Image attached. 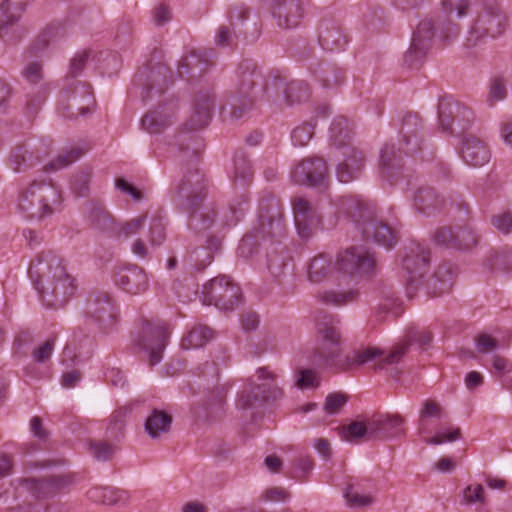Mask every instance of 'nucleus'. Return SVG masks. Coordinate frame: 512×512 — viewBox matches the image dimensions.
<instances>
[{
    "label": "nucleus",
    "mask_w": 512,
    "mask_h": 512,
    "mask_svg": "<svg viewBox=\"0 0 512 512\" xmlns=\"http://www.w3.org/2000/svg\"><path fill=\"white\" fill-rule=\"evenodd\" d=\"M207 195V183L198 169L189 170L178 185L174 201L178 208L188 214V225L195 232H204L212 226L219 228L236 225L244 214L246 196L219 212L214 205L200 208Z\"/></svg>",
    "instance_id": "f257e3e1"
},
{
    "label": "nucleus",
    "mask_w": 512,
    "mask_h": 512,
    "mask_svg": "<svg viewBox=\"0 0 512 512\" xmlns=\"http://www.w3.org/2000/svg\"><path fill=\"white\" fill-rule=\"evenodd\" d=\"M29 275L48 307L63 306L76 290L75 280L66 271L63 259L52 251L42 252L31 262Z\"/></svg>",
    "instance_id": "f03ea898"
},
{
    "label": "nucleus",
    "mask_w": 512,
    "mask_h": 512,
    "mask_svg": "<svg viewBox=\"0 0 512 512\" xmlns=\"http://www.w3.org/2000/svg\"><path fill=\"white\" fill-rule=\"evenodd\" d=\"M400 142L402 147L396 150L394 145H385L380 154V172L383 177H389L394 170L402 166V152L412 155L421 150L422 122L415 112H407L400 123Z\"/></svg>",
    "instance_id": "7ed1b4c3"
},
{
    "label": "nucleus",
    "mask_w": 512,
    "mask_h": 512,
    "mask_svg": "<svg viewBox=\"0 0 512 512\" xmlns=\"http://www.w3.org/2000/svg\"><path fill=\"white\" fill-rule=\"evenodd\" d=\"M62 202L58 188L50 181H33L19 196V208L30 218H44L57 211Z\"/></svg>",
    "instance_id": "20e7f679"
},
{
    "label": "nucleus",
    "mask_w": 512,
    "mask_h": 512,
    "mask_svg": "<svg viewBox=\"0 0 512 512\" xmlns=\"http://www.w3.org/2000/svg\"><path fill=\"white\" fill-rule=\"evenodd\" d=\"M344 209L362 229L363 235L387 249H391L398 241L397 231L388 223L371 216L366 203L348 198L343 202Z\"/></svg>",
    "instance_id": "39448f33"
},
{
    "label": "nucleus",
    "mask_w": 512,
    "mask_h": 512,
    "mask_svg": "<svg viewBox=\"0 0 512 512\" xmlns=\"http://www.w3.org/2000/svg\"><path fill=\"white\" fill-rule=\"evenodd\" d=\"M477 3L479 11L468 32V46L501 36L507 26V17L498 0H477Z\"/></svg>",
    "instance_id": "423d86ee"
},
{
    "label": "nucleus",
    "mask_w": 512,
    "mask_h": 512,
    "mask_svg": "<svg viewBox=\"0 0 512 512\" xmlns=\"http://www.w3.org/2000/svg\"><path fill=\"white\" fill-rule=\"evenodd\" d=\"M407 351L406 344L395 346L388 354L376 346H360L354 349L345 358H341L336 372H347L357 369L365 364L373 363L374 369H384L387 365L397 363Z\"/></svg>",
    "instance_id": "0eeeda50"
},
{
    "label": "nucleus",
    "mask_w": 512,
    "mask_h": 512,
    "mask_svg": "<svg viewBox=\"0 0 512 512\" xmlns=\"http://www.w3.org/2000/svg\"><path fill=\"white\" fill-rule=\"evenodd\" d=\"M239 74V85L235 94L227 101L230 115L234 119H240L252 107L255 100L254 88L262 84V74L252 62L242 63Z\"/></svg>",
    "instance_id": "6e6552de"
},
{
    "label": "nucleus",
    "mask_w": 512,
    "mask_h": 512,
    "mask_svg": "<svg viewBox=\"0 0 512 512\" xmlns=\"http://www.w3.org/2000/svg\"><path fill=\"white\" fill-rule=\"evenodd\" d=\"M339 320L325 316L317 322V332L323 343L314 354V362L320 366L335 369L341 360V334Z\"/></svg>",
    "instance_id": "1a4fd4ad"
},
{
    "label": "nucleus",
    "mask_w": 512,
    "mask_h": 512,
    "mask_svg": "<svg viewBox=\"0 0 512 512\" xmlns=\"http://www.w3.org/2000/svg\"><path fill=\"white\" fill-rule=\"evenodd\" d=\"M241 291L230 277L222 275L211 279L203 286L202 300L225 311L233 310L241 301Z\"/></svg>",
    "instance_id": "9d476101"
},
{
    "label": "nucleus",
    "mask_w": 512,
    "mask_h": 512,
    "mask_svg": "<svg viewBox=\"0 0 512 512\" xmlns=\"http://www.w3.org/2000/svg\"><path fill=\"white\" fill-rule=\"evenodd\" d=\"M93 105L94 98L89 84L76 82L60 92L58 109L64 118L75 119L84 115L90 112Z\"/></svg>",
    "instance_id": "9b49d317"
},
{
    "label": "nucleus",
    "mask_w": 512,
    "mask_h": 512,
    "mask_svg": "<svg viewBox=\"0 0 512 512\" xmlns=\"http://www.w3.org/2000/svg\"><path fill=\"white\" fill-rule=\"evenodd\" d=\"M169 337L168 325L161 320H145L137 338V345L148 353L149 364H158Z\"/></svg>",
    "instance_id": "f8f14e48"
},
{
    "label": "nucleus",
    "mask_w": 512,
    "mask_h": 512,
    "mask_svg": "<svg viewBox=\"0 0 512 512\" xmlns=\"http://www.w3.org/2000/svg\"><path fill=\"white\" fill-rule=\"evenodd\" d=\"M257 376L259 380L265 381V383L259 385L250 384L244 388L237 403L242 409L261 404L270 398H279L283 394L282 390L275 385V374L268 367L259 368Z\"/></svg>",
    "instance_id": "ddd939ff"
},
{
    "label": "nucleus",
    "mask_w": 512,
    "mask_h": 512,
    "mask_svg": "<svg viewBox=\"0 0 512 512\" xmlns=\"http://www.w3.org/2000/svg\"><path fill=\"white\" fill-rule=\"evenodd\" d=\"M257 233L264 238H280L285 234L282 206L273 195L260 200Z\"/></svg>",
    "instance_id": "4468645a"
},
{
    "label": "nucleus",
    "mask_w": 512,
    "mask_h": 512,
    "mask_svg": "<svg viewBox=\"0 0 512 512\" xmlns=\"http://www.w3.org/2000/svg\"><path fill=\"white\" fill-rule=\"evenodd\" d=\"M375 266L374 257L360 248H349L338 255L335 267L337 270L354 275L367 274Z\"/></svg>",
    "instance_id": "2eb2a0df"
},
{
    "label": "nucleus",
    "mask_w": 512,
    "mask_h": 512,
    "mask_svg": "<svg viewBox=\"0 0 512 512\" xmlns=\"http://www.w3.org/2000/svg\"><path fill=\"white\" fill-rule=\"evenodd\" d=\"M295 225L301 238L312 236L320 223V216L311 203L304 197H295L292 201Z\"/></svg>",
    "instance_id": "dca6fc26"
},
{
    "label": "nucleus",
    "mask_w": 512,
    "mask_h": 512,
    "mask_svg": "<svg viewBox=\"0 0 512 512\" xmlns=\"http://www.w3.org/2000/svg\"><path fill=\"white\" fill-rule=\"evenodd\" d=\"M177 111L176 101L161 104L157 109L147 112L142 117L141 126L150 134L161 133L176 120Z\"/></svg>",
    "instance_id": "f3484780"
},
{
    "label": "nucleus",
    "mask_w": 512,
    "mask_h": 512,
    "mask_svg": "<svg viewBox=\"0 0 512 512\" xmlns=\"http://www.w3.org/2000/svg\"><path fill=\"white\" fill-rule=\"evenodd\" d=\"M272 15L280 28H295L304 16V2L303 0H273Z\"/></svg>",
    "instance_id": "a211bd4d"
},
{
    "label": "nucleus",
    "mask_w": 512,
    "mask_h": 512,
    "mask_svg": "<svg viewBox=\"0 0 512 512\" xmlns=\"http://www.w3.org/2000/svg\"><path fill=\"white\" fill-rule=\"evenodd\" d=\"M434 26L431 20L421 21L415 30L409 50L405 54V62L409 66L415 65L422 59L431 47L434 36Z\"/></svg>",
    "instance_id": "6ab92c4d"
},
{
    "label": "nucleus",
    "mask_w": 512,
    "mask_h": 512,
    "mask_svg": "<svg viewBox=\"0 0 512 512\" xmlns=\"http://www.w3.org/2000/svg\"><path fill=\"white\" fill-rule=\"evenodd\" d=\"M327 175V166L322 158H307L302 160L293 170L292 178L298 184L316 186Z\"/></svg>",
    "instance_id": "aec40b11"
},
{
    "label": "nucleus",
    "mask_w": 512,
    "mask_h": 512,
    "mask_svg": "<svg viewBox=\"0 0 512 512\" xmlns=\"http://www.w3.org/2000/svg\"><path fill=\"white\" fill-rule=\"evenodd\" d=\"M87 313L104 330L111 327L116 318V311L112 300L107 293L103 292L90 297L87 304Z\"/></svg>",
    "instance_id": "412c9836"
},
{
    "label": "nucleus",
    "mask_w": 512,
    "mask_h": 512,
    "mask_svg": "<svg viewBox=\"0 0 512 512\" xmlns=\"http://www.w3.org/2000/svg\"><path fill=\"white\" fill-rule=\"evenodd\" d=\"M344 159L336 168V176L342 183H349L357 179L365 165L363 152L356 147L347 146L344 151Z\"/></svg>",
    "instance_id": "4be33fe9"
},
{
    "label": "nucleus",
    "mask_w": 512,
    "mask_h": 512,
    "mask_svg": "<svg viewBox=\"0 0 512 512\" xmlns=\"http://www.w3.org/2000/svg\"><path fill=\"white\" fill-rule=\"evenodd\" d=\"M114 281L130 294H140L148 288V278L144 270L138 266L124 268L116 272Z\"/></svg>",
    "instance_id": "5701e85b"
},
{
    "label": "nucleus",
    "mask_w": 512,
    "mask_h": 512,
    "mask_svg": "<svg viewBox=\"0 0 512 512\" xmlns=\"http://www.w3.org/2000/svg\"><path fill=\"white\" fill-rule=\"evenodd\" d=\"M428 263L429 252L423 250L416 256L408 255L403 259V267L409 274L406 283L409 297H412V290L422 284V278L427 271Z\"/></svg>",
    "instance_id": "b1692460"
},
{
    "label": "nucleus",
    "mask_w": 512,
    "mask_h": 512,
    "mask_svg": "<svg viewBox=\"0 0 512 512\" xmlns=\"http://www.w3.org/2000/svg\"><path fill=\"white\" fill-rule=\"evenodd\" d=\"M404 418L398 414L375 415L370 419V438L394 437L403 433Z\"/></svg>",
    "instance_id": "393cba45"
},
{
    "label": "nucleus",
    "mask_w": 512,
    "mask_h": 512,
    "mask_svg": "<svg viewBox=\"0 0 512 512\" xmlns=\"http://www.w3.org/2000/svg\"><path fill=\"white\" fill-rule=\"evenodd\" d=\"M214 98L210 93H199L196 95L193 113L186 123L189 130L205 128L212 117Z\"/></svg>",
    "instance_id": "a878e982"
},
{
    "label": "nucleus",
    "mask_w": 512,
    "mask_h": 512,
    "mask_svg": "<svg viewBox=\"0 0 512 512\" xmlns=\"http://www.w3.org/2000/svg\"><path fill=\"white\" fill-rule=\"evenodd\" d=\"M461 156L468 165L479 167L489 162L491 152L482 140L475 137H467L462 144Z\"/></svg>",
    "instance_id": "bb28decb"
},
{
    "label": "nucleus",
    "mask_w": 512,
    "mask_h": 512,
    "mask_svg": "<svg viewBox=\"0 0 512 512\" xmlns=\"http://www.w3.org/2000/svg\"><path fill=\"white\" fill-rule=\"evenodd\" d=\"M319 43L327 51H336L346 45L347 38L337 23L323 21L320 25Z\"/></svg>",
    "instance_id": "cd10ccee"
},
{
    "label": "nucleus",
    "mask_w": 512,
    "mask_h": 512,
    "mask_svg": "<svg viewBox=\"0 0 512 512\" xmlns=\"http://www.w3.org/2000/svg\"><path fill=\"white\" fill-rule=\"evenodd\" d=\"M454 270L450 264H442L427 281L429 292L434 296H440L451 290L454 280Z\"/></svg>",
    "instance_id": "c85d7f7f"
},
{
    "label": "nucleus",
    "mask_w": 512,
    "mask_h": 512,
    "mask_svg": "<svg viewBox=\"0 0 512 512\" xmlns=\"http://www.w3.org/2000/svg\"><path fill=\"white\" fill-rule=\"evenodd\" d=\"M439 124L443 130L452 131V124L460 116L468 118L471 112L466 108L460 106L457 102L442 100L439 103Z\"/></svg>",
    "instance_id": "c756f323"
},
{
    "label": "nucleus",
    "mask_w": 512,
    "mask_h": 512,
    "mask_svg": "<svg viewBox=\"0 0 512 512\" xmlns=\"http://www.w3.org/2000/svg\"><path fill=\"white\" fill-rule=\"evenodd\" d=\"M32 0H4L0 6V35L7 28L20 19L21 13Z\"/></svg>",
    "instance_id": "7c9ffc66"
},
{
    "label": "nucleus",
    "mask_w": 512,
    "mask_h": 512,
    "mask_svg": "<svg viewBox=\"0 0 512 512\" xmlns=\"http://www.w3.org/2000/svg\"><path fill=\"white\" fill-rule=\"evenodd\" d=\"M40 160L41 157L37 153L29 150L24 145H19L12 151L9 164L15 172H20L35 166Z\"/></svg>",
    "instance_id": "2f4dec72"
},
{
    "label": "nucleus",
    "mask_w": 512,
    "mask_h": 512,
    "mask_svg": "<svg viewBox=\"0 0 512 512\" xmlns=\"http://www.w3.org/2000/svg\"><path fill=\"white\" fill-rule=\"evenodd\" d=\"M171 423L170 414L154 409L145 421V431L151 438H158L170 430Z\"/></svg>",
    "instance_id": "473e14b6"
},
{
    "label": "nucleus",
    "mask_w": 512,
    "mask_h": 512,
    "mask_svg": "<svg viewBox=\"0 0 512 512\" xmlns=\"http://www.w3.org/2000/svg\"><path fill=\"white\" fill-rule=\"evenodd\" d=\"M352 127L348 119L343 116L336 117L330 127L331 145L337 148H346L352 138Z\"/></svg>",
    "instance_id": "72a5a7b5"
},
{
    "label": "nucleus",
    "mask_w": 512,
    "mask_h": 512,
    "mask_svg": "<svg viewBox=\"0 0 512 512\" xmlns=\"http://www.w3.org/2000/svg\"><path fill=\"white\" fill-rule=\"evenodd\" d=\"M213 337L214 333L210 327L197 325L182 338L181 347L186 350L201 348Z\"/></svg>",
    "instance_id": "f704fd0d"
},
{
    "label": "nucleus",
    "mask_w": 512,
    "mask_h": 512,
    "mask_svg": "<svg viewBox=\"0 0 512 512\" xmlns=\"http://www.w3.org/2000/svg\"><path fill=\"white\" fill-rule=\"evenodd\" d=\"M413 201L414 206L424 213L440 209L443 205V200L431 187H422L418 189L413 197Z\"/></svg>",
    "instance_id": "c9c22d12"
},
{
    "label": "nucleus",
    "mask_w": 512,
    "mask_h": 512,
    "mask_svg": "<svg viewBox=\"0 0 512 512\" xmlns=\"http://www.w3.org/2000/svg\"><path fill=\"white\" fill-rule=\"evenodd\" d=\"M170 76L171 73L169 69L164 65H158L153 68L147 77L145 97H151L153 90H155L156 93H162L168 86Z\"/></svg>",
    "instance_id": "e433bc0d"
},
{
    "label": "nucleus",
    "mask_w": 512,
    "mask_h": 512,
    "mask_svg": "<svg viewBox=\"0 0 512 512\" xmlns=\"http://www.w3.org/2000/svg\"><path fill=\"white\" fill-rule=\"evenodd\" d=\"M332 270V261L326 254L315 256L308 267V279L312 283H320L325 280Z\"/></svg>",
    "instance_id": "4c0bfd02"
},
{
    "label": "nucleus",
    "mask_w": 512,
    "mask_h": 512,
    "mask_svg": "<svg viewBox=\"0 0 512 512\" xmlns=\"http://www.w3.org/2000/svg\"><path fill=\"white\" fill-rule=\"evenodd\" d=\"M314 74L324 87H336L344 80L343 71L334 64H321Z\"/></svg>",
    "instance_id": "58836bf2"
},
{
    "label": "nucleus",
    "mask_w": 512,
    "mask_h": 512,
    "mask_svg": "<svg viewBox=\"0 0 512 512\" xmlns=\"http://www.w3.org/2000/svg\"><path fill=\"white\" fill-rule=\"evenodd\" d=\"M89 498L106 505H114L127 499V492L113 487L94 488L88 492Z\"/></svg>",
    "instance_id": "ea45409f"
},
{
    "label": "nucleus",
    "mask_w": 512,
    "mask_h": 512,
    "mask_svg": "<svg viewBox=\"0 0 512 512\" xmlns=\"http://www.w3.org/2000/svg\"><path fill=\"white\" fill-rule=\"evenodd\" d=\"M23 486L36 497H45L55 492L57 484L52 479L27 478L22 481Z\"/></svg>",
    "instance_id": "a19ab883"
},
{
    "label": "nucleus",
    "mask_w": 512,
    "mask_h": 512,
    "mask_svg": "<svg viewBox=\"0 0 512 512\" xmlns=\"http://www.w3.org/2000/svg\"><path fill=\"white\" fill-rule=\"evenodd\" d=\"M89 219L101 231H109L114 225L112 215L100 204H92Z\"/></svg>",
    "instance_id": "79ce46f5"
},
{
    "label": "nucleus",
    "mask_w": 512,
    "mask_h": 512,
    "mask_svg": "<svg viewBox=\"0 0 512 512\" xmlns=\"http://www.w3.org/2000/svg\"><path fill=\"white\" fill-rule=\"evenodd\" d=\"M85 151L79 147H73L68 151L60 153L53 161H51L46 167V170L56 171L63 169L75 161H77Z\"/></svg>",
    "instance_id": "37998d69"
},
{
    "label": "nucleus",
    "mask_w": 512,
    "mask_h": 512,
    "mask_svg": "<svg viewBox=\"0 0 512 512\" xmlns=\"http://www.w3.org/2000/svg\"><path fill=\"white\" fill-rule=\"evenodd\" d=\"M285 97L290 105L307 101L310 97V88L302 81H293L287 85Z\"/></svg>",
    "instance_id": "c03bdc74"
},
{
    "label": "nucleus",
    "mask_w": 512,
    "mask_h": 512,
    "mask_svg": "<svg viewBox=\"0 0 512 512\" xmlns=\"http://www.w3.org/2000/svg\"><path fill=\"white\" fill-rule=\"evenodd\" d=\"M479 237L470 227H457L455 232V249L468 250L477 245Z\"/></svg>",
    "instance_id": "a18cd8bd"
},
{
    "label": "nucleus",
    "mask_w": 512,
    "mask_h": 512,
    "mask_svg": "<svg viewBox=\"0 0 512 512\" xmlns=\"http://www.w3.org/2000/svg\"><path fill=\"white\" fill-rule=\"evenodd\" d=\"M214 52L212 50L193 51L182 58L179 68L189 70L190 68L200 67L203 64H212Z\"/></svg>",
    "instance_id": "49530a36"
},
{
    "label": "nucleus",
    "mask_w": 512,
    "mask_h": 512,
    "mask_svg": "<svg viewBox=\"0 0 512 512\" xmlns=\"http://www.w3.org/2000/svg\"><path fill=\"white\" fill-rule=\"evenodd\" d=\"M365 435L370 437V419L366 423L354 421L342 428V437L346 441H354Z\"/></svg>",
    "instance_id": "de8ad7c7"
},
{
    "label": "nucleus",
    "mask_w": 512,
    "mask_h": 512,
    "mask_svg": "<svg viewBox=\"0 0 512 512\" xmlns=\"http://www.w3.org/2000/svg\"><path fill=\"white\" fill-rule=\"evenodd\" d=\"M252 177V167L249 159L243 153L236 154L234 157V181H246Z\"/></svg>",
    "instance_id": "09e8293b"
},
{
    "label": "nucleus",
    "mask_w": 512,
    "mask_h": 512,
    "mask_svg": "<svg viewBox=\"0 0 512 512\" xmlns=\"http://www.w3.org/2000/svg\"><path fill=\"white\" fill-rule=\"evenodd\" d=\"M356 297L354 291L348 292H336V291H324L319 293L318 298L325 304L332 305H343L347 302L353 301Z\"/></svg>",
    "instance_id": "8fccbe9b"
},
{
    "label": "nucleus",
    "mask_w": 512,
    "mask_h": 512,
    "mask_svg": "<svg viewBox=\"0 0 512 512\" xmlns=\"http://www.w3.org/2000/svg\"><path fill=\"white\" fill-rule=\"evenodd\" d=\"M314 125L311 123H303L297 126L291 135L292 142L295 146H305L311 140L314 134Z\"/></svg>",
    "instance_id": "3c124183"
},
{
    "label": "nucleus",
    "mask_w": 512,
    "mask_h": 512,
    "mask_svg": "<svg viewBox=\"0 0 512 512\" xmlns=\"http://www.w3.org/2000/svg\"><path fill=\"white\" fill-rule=\"evenodd\" d=\"M347 396L342 393H332L326 397L324 410L327 414H338L343 406L347 403Z\"/></svg>",
    "instance_id": "603ef678"
},
{
    "label": "nucleus",
    "mask_w": 512,
    "mask_h": 512,
    "mask_svg": "<svg viewBox=\"0 0 512 512\" xmlns=\"http://www.w3.org/2000/svg\"><path fill=\"white\" fill-rule=\"evenodd\" d=\"M507 95L506 84L501 78H494L489 86L487 101L492 106L496 102L503 100Z\"/></svg>",
    "instance_id": "864d4df0"
},
{
    "label": "nucleus",
    "mask_w": 512,
    "mask_h": 512,
    "mask_svg": "<svg viewBox=\"0 0 512 512\" xmlns=\"http://www.w3.org/2000/svg\"><path fill=\"white\" fill-rule=\"evenodd\" d=\"M146 219V215H140L125 223H122L118 232V236L123 235L124 237H129L137 234L144 227Z\"/></svg>",
    "instance_id": "5fc2aeb1"
},
{
    "label": "nucleus",
    "mask_w": 512,
    "mask_h": 512,
    "mask_svg": "<svg viewBox=\"0 0 512 512\" xmlns=\"http://www.w3.org/2000/svg\"><path fill=\"white\" fill-rule=\"evenodd\" d=\"M347 503L351 507H364L369 506L374 502V499L369 494H359L354 491L353 486H349L345 492Z\"/></svg>",
    "instance_id": "6e6d98bb"
},
{
    "label": "nucleus",
    "mask_w": 512,
    "mask_h": 512,
    "mask_svg": "<svg viewBox=\"0 0 512 512\" xmlns=\"http://www.w3.org/2000/svg\"><path fill=\"white\" fill-rule=\"evenodd\" d=\"M491 223L500 233L509 234L512 232V213L508 211L500 212L492 217Z\"/></svg>",
    "instance_id": "4d7b16f0"
},
{
    "label": "nucleus",
    "mask_w": 512,
    "mask_h": 512,
    "mask_svg": "<svg viewBox=\"0 0 512 512\" xmlns=\"http://www.w3.org/2000/svg\"><path fill=\"white\" fill-rule=\"evenodd\" d=\"M444 10L448 14L455 13L458 17L465 16L470 8L469 0H443Z\"/></svg>",
    "instance_id": "13d9d810"
},
{
    "label": "nucleus",
    "mask_w": 512,
    "mask_h": 512,
    "mask_svg": "<svg viewBox=\"0 0 512 512\" xmlns=\"http://www.w3.org/2000/svg\"><path fill=\"white\" fill-rule=\"evenodd\" d=\"M55 346V337H50L38 346L34 352L33 357L39 363L46 362L52 355Z\"/></svg>",
    "instance_id": "bf43d9fd"
},
{
    "label": "nucleus",
    "mask_w": 512,
    "mask_h": 512,
    "mask_svg": "<svg viewBox=\"0 0 512 512\" xmlns=\"http://www.w3.org/2000/svg\"><path fill=\"white\" fill-rule=\"evenodd\" d=\"M455 232L456 229L451 227H441L434 234V240L437 244L444 245L450 248L455 247Z\"/></svg>",
    "instance_id": "052dcab7"
},
{
    "label": "nucleus",
    "mask_w": 512,
    "mask_h": 512,
    "mask_svg": "<svg viewBox=\"0 0 512 512\" xmlns=\"http://www.w3.org/2000/svg\"><path fill=\"white\" fill-rule=\"evenodd\" d=\"M464 500L469 503L484 502L485 494L482 485H469L463 492Z\"/></svg>",
    "instance_id": "680f3d73"
},
{
    "label": "nucleus",
    "mask_w": 512,
    "mask_h": 512,
    "mask_svg": "<svg viewBox=\"0 0 512 512\" xmlns=\"http://www.w3.org/2000/svg\"><path fill=\"white\" fill-rule=\"evenodd\" d=\"M23 75L25 79L30 83H38L43 78V68L42 64L39 62H31L29 63L24 71Z\"/></svg>",
    "instance_id": "e2e57ef3"
},
{
    "label": "nucleus",
    "mask_w": 512,
    "mask_h": 512,
    "mask_svg": "<svg viewBox=\"0 0 512 512\" xmlns=\"http://www.w3.org/2000/svg\"><path fill=\"white\" fill-rule=\"evenodd\" d=\"M152 19L155 25L162 26L171 19V10L165 4H159L152 10Z\"/></svg>",
    "instance_id": "0e129e2a"
},
{
    "label": "nucleus",
    "mask_w": 512,
    "mask_h": 512,
    "mask_svg": "<svg viewBox=\"0 0 512 512\" xmlns=\"http://www.w3.org/2000/svg\"><path fill=\"white\" fill-rule=\"evenodd\" d=\"M442 413V408L435 401L428 399L423 403V407L420 411V421L422 422L427 417H437L440 418Z\"/></svg>",
    "instance_id": "69168bd1"
},
{
    "label": "nucleus",
    "mask_w": 512,
    "mask_h": 512,
    "mask_svg": "<svg viewBox=\"0 0 512 512\" xmlns=\"http://www.w3.org/2000/svg\"><path fill=\"white\" fill-rule=\"evenodd\" d=\"M319 385L316 373L311 369L300 371V377L297 380V386L300 388H310Z\"/></svg>",
    "instance_id": "338daca9"
},
{
    "label": "nucleus",
    "mask_w": 512,
    "mask_h": 512,
    "mask_svg": "<svg viewBox=\"0 0 512 512\" xmlns=\"http://www.w3.org/2000/svg\"><path fill=\"white\" fill-rule=\"evenodd\" d=\"M314 462L313 459L309 456H303L297 458L293 462L294 473L296 477L305 476L308 472H310L313 468Z\"/></svg>",
    "instance_id": "774afa93"
}]
</instances>
